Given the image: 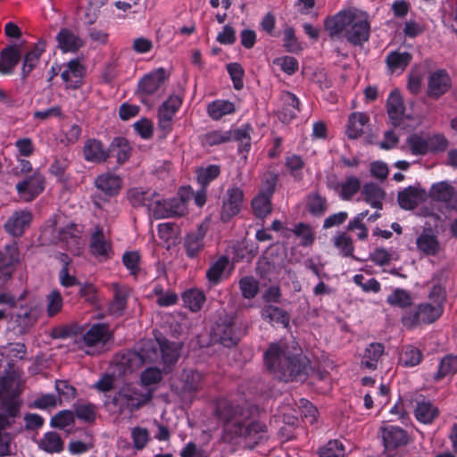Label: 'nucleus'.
<instances>
[{
  "mask_svg": "<svg viewBox=\"0 0 457 457\" xmlns=\"http://www.w3.org/2000/svg\"><path fill=\"white\" fill-rule=\"evenodd\" d=\"M215 416L223 424L222 439L232 443L242 437L245 439L260 438L266 432V425L259 420H249L250 408L234 403L228 398H219L215 404Z\"/></svg>",
  "mask_w": 457,
  "mask_h": 457,
  "instance_id": "f257e3e1",
  "label": "nucleus"
},
{
  "mask_svg": "<svg viewBox=\"0 0 457 457\" xmlns=\"http://www.w3.org/2000/svg\"><path fill=\"white\" fill-rule=\"evenodd\" d=\"M264 364L279 381H304L311 370L309 359L301 350L292 353L286 344L271 343L263 354Z\"/></svg>",
  "mask_w": 457,
  "mask_h": 457,
  "instance_id": "f03ea898",
  "label": "nucleus"
},
{
  "mask_svg": "<svg viewBox=\"0 0 457 457\" xmlns=\"http://www.w3.org/2000/svg\"><path fill=\"white\" fill-rule=\"evenodd\" d=\"M245 329L237 318L230 314L220 315L212 328V338L225 347L237 345Z\"/></svg>",
  "mask_w": 457,
  "mask_h": 457,
  "instance_id": "7ed1b4c3",
  "label": "nucleus"
},
{
  "mask_svg": "<svg viewBox=\"0 0 457 457\" xmlns=\"http://www.w3.org/2000/svg\"><path fill=\"white\" fill-rule=\"evenodd\" d=\"M166 79V72L163 68H159L141 78L136 90V95L141 103L151 105V98L161 97L164 91L163 85Z\"/></svg>",
  "mask_w": 457,
  "mask_h": 457,
  "instance_id": "20e7f679",
  "label": "nucleus"
},
{
  "mask_svg": "<svg viewBox=\"0 0 457 457\" xmlns=\"http://www.w3.org/2000/svg\"><path fill=\"white\" fill-rule=\"evenodd\" d=\"M152 398L153 391L151 389L144 392L136 386H127L115 393L112 403L120 410L133 412L148 403Z\"/></svg>",
  "mask_w": 457,
  "mask_h": 457,
  "instance_id": "39448f33",
  "label": "nucleus"
},
{
  "mask_svg": "<svg viewBox=\"0 0 457 457\" xmlns=\"http://www.w3.org/2000/svg\"><path fill=\"white\" fill-rule=\"evenodd\" d=\"M444 312V306L422 303L406 312L402 322L405 327L413 328L420 324H430L438 320Z\"/></svg>",
  "mask_w": 457,
  "mask_h": 457,
  "instance_id": "423d86ee",
  "label": "nucleus"
},
{
  "mask_svg": "<svg viewBox=\"0 0 457 457\" xmlns=\"http://www.w3.org/2000/svg\"><path fill=\"white\" fill-rule=\"evenodd\" d=\"M183 96L172 94L157 109V128L162 137H166L173 129V120L183 104Z\"/></svg>",
  "mask_w": 457,
  "mask_h": 457,
  "instance_id": "0eeeda50",
  "label": "nucleus"
},
{
  "mask_svg": "<svg viewBox=\"0 0 457 457\" xmlns=\"http://www.w3.org/2000/svg\"><path fill=\"white\" fill-rule=\"evenodd\" d=\"M370 36V22L368 13L355 10L353 21L345 32V39L354 46H361L369 41Z\"/></svg>",
  "mask_w": 457,
  "mask_h": 457,
  "instance_id": "6e6552de",
  "label": "nucleus"
},
{
  "mask_svg": "<svg viewBox=\"0 0 457 457\" xmlns=\"http://www.w3.org/2000/svg\"><path fill=\"white\" fill-rule=\"evenodd\" d=\"M244 200L245 194L240 187L237 185L228 187L222 197L220 220L227 223L237 216L243 207Z\"/></svg>",
  "mask_w": 457,
  "mask_h": 457,
  "instance_id": "1a4fd4ad",
  "label": "nucleus"
},
{
  "mask_svg": "<svg viewBox=\"0 0 457 457\" xmlns=\"http://www.w3.org/2000/svg\"><path fill=\"white\" fill-rule=\"evenodd\" d=\"M187 212V202L183 198L155 199L151 213L156 220L181 217Z\"/></svg>",
  "mask_w": 457,
  "mask_h": 457,
  "instance_id": "9d476101",
  "label": "nucleus"
},
{
  "mask_svg": "<svg viewBox=\"0 0 457 457\" xmlns=\"http://www.w3.org/2000/svg\"><path fill=\"white\" fill-rule=\"evenodd\" d=\"M45 177L38 171L27 176L16 185V190L24 202H32L45 189Z\"/></svg>",
  "mask_w": 457,
  "mask_h": 457,
  "instance_id": "9b49d317",
  "label": "nucleus"
},
{
  "mask_svg": "<svg viewBox=\"0 0 457 457\" xmlns=\"http://www.w3.org/2000/svg\"><path fill=\"white\" fill-rule=\"evenodd\" d=\"M33 214L29 210L22 209L15 211L4 224V231L13 237H22L30 227Z\"/></svg>",
  "mask_w": 457,
  "mask_h": 457,
  "instance_id": "f8f14e48",
  "label": "nucleus"
},
{
  "mask_svg": "<svg viewBox=\"0 0 457 457\" xmlns=\"http://www.w3.org/2000/svg\"><path fill=\"white\" fill-rule=\"evenodd\" d=\"M82 340L87 347L92 348L99 345L104 347L113 340V332L108 323H94L84 333Z\"/></svg>",
  "mask_w": 457,
  "mask_h": 457,
  "instance_id": "ddd939ff",
  "label": "nucleus"
},
{
  "mask_svg": "<svg viewBox=\"0 0 457 457\" xmlns=\"http://www.w3.org/2000/svg\"><path fill=\"white\" fill-rule=\"evenodd\" d=\"M428 195L432 200L445 204L446 209L457 212V189L447 181L434 183Z\"/></svg>",
  "mask_w": 457,
  "mask_h": 457,
  "instance_id": "4468645a",
  "label": "nucleus"
},
{
  "mask_svg": "<svg viewBox=\"0 0 457 457\" xmlns=\"http://www.w3.org/2000/svg\"><path fill=\"white\" fill-rule=\"evenodd\" d=\"M204 374L195 370H183L179 385L178 394L183 397H192L203 386Z\"/></svg>",
  "mask_w": 457,
  "mask_h": 457,
  "instance_id": "2eb2a0df",
  "label": "nucleus"
},
{
  "mask_svg": "<svg viewBox=\"0 0 457 457\" xmlns=\"http://www.w3.org/2000/svg\"><path fill=\"white\" fill-rule=\"evenodd\" d=\"M380 430L383 445L386 452H393L409 443L407 432L398 426L387 425L382 427Z\"/></svg>",
  "mask_w": 457,
  "mask_h": 457,
  "instance_id": "dca6fc26",
  "label": "nucleus"
},
{
  "mask_svg": "<svg viewBox=\"0 0 457 457\" xmlns=\"http://www.w3.org/2000/svg\"><path fill=\"white\" fill-rule=\"evenodd\" d=\"M86 68L78 58L70 60L61 73V78L66 83V87L76 90L82 87Z\"/></svg>",
  "mask_w": 457,
  "mask_h": 457,
  "instance_id": "f3484780",
  "label": "nucleus"
},
{
  "mask_svg": "<svg viewBox=\"0 0 457 457\" xmlns=\"http://www.w3.org/2000/svg\"><path fill=\"white\" fill-rule=\"evenodd\" d=\"M83 158L87 162L102 164L109 159V150L98 138H87L82 147Z\"/></svg>",
  "mask_w": 457,
  "mask_h": 457,
  "instance_id": "a211bd4d",
  "label": "nucleus"
},
{
  "mask_svg": "<svg viewBox=\"0 0 457 457\" xmlns=\"http://www.w3.org/2000/svg\"><path fill=\"white\" fill-rule=\"evenodd\" d=\"M452 86V79L445 70H437L428 77V96L438 99L445 95Z\"/></svg>",
  "mask_w": 457,
  "mask_h": 457,
  "instance_id": "6ab92c4d",
  "label": "nucleus"
},
{
  "mask_svg": "<svg viewBox=\"0 0 457 457\" xmlns=\"http://www.w3.org/2000/svg\"><path fill=\"white\" fill-rule=\"evenodd\" d=\"M280 109L278 118L284 123H288L295 119L301 112L299 98L289 91H284L279 96Z\"/></svg>",
  "mask_w": 457,
  "mask_h": 457,
  "instance_id": "aec40b11",
  "label": "nucleus"
},
{
  "mask_svg": "<svg viewBox=\"0 0 457 457\" xmlns=\"http://www.w3.org/2000/svg\"><path fill=\"white\" fill-rule=\"evenodd\" d=\"M206 232L207 228L200 224L195 231H191L186 236L183 245L188 258H196L204 250Z\"/></svg>",
  "mask_w": 457,
  "mask_h": 457,
  "instance_id": "412c9836",
  "label": "nucleus"
},
{
  "mask_svg": "<svg viewBox=\"0 0 457 457\" xmlns=\"http://www.w3.org/2000/svg\"><path fill=\"white\" fill-rule=\"evenodd\" d=\"M355 11H340L334 16L326 19L324 22L325 29L328 31V36L333 38L342 32H345L349 24L353 21V16Z\"/></svg>",
  "mask_w": 457,
  "mask_h": 457,
  "instance_id": "4be33fe9",
  "label": "nucleus"
},
{
  "mask_svg": "<svg viewBox=\"0 0 457 457\" xmlns=\"http://www.w3.org/2000/svg\"><path fill=\"white\" fill-rule=\"evenodd\" d=\"M425 199V190L414 186L405 187L397 195L398 204L403 210H414Z\"/></svg>",
  "mask_w": 457,
  "mask_h": 457,
  "instance_id": "5701e85b",
  "label": "nucleus"
},
{
  "mask_svg": "<svg viewBox=\"0 0 457 457\" xmlns=\"http://www.w3.org/2000/svg\"><path fill=\"white\" fill-rule=\"evenodd\" d=\"M95 186L109 197L116 196L122 187V179L112 172L98 175L95 179Z\"/></svg>",
  "mask_w": 457,
  "mask_h": 457,
  "instance_id": "b1692460",
  "label": "nucleus"
},
{
  "mask_svg": "<svg viewBox=\"0 0 457 457\" xmlns=\"http://www.w3.org/2000/svg\"><path fill=\"white\" fill-rule=\"evenodd\" d=\"M328 187L338 194L343 201H350L361 189V179L353 175L347 176L343 182H331Z\"/></svg>",
  "mask_w": 457,
  "mask_h": 457,
  "instance_id": "393cba45",
  "label": "nucleus"
},
{
  "mask_svg": "<svg viewBox=\"0 0 457 457\" xmlns=\"http://www.w3.org/2000/svg\"><path fill=\"white\" fill-rule=\"evenodd\" d=\"M404 104L399 91L394 90L390 93L386 102V112L393 127L401 126L404 115Z\"/></svg>",
  "mask_w": 457,
  "mask_h": 457,
  "instance_id": "a878e982",
  "label": "nucleus"
},
{
  "mask_svg": "<svg viewBox=\"0 0 457 457\" xmlns=\"http://www.w3.org/2000/svg\"><path fill=\"white\" fill-rule=\"evenodd\" d=\"M162 361L166 367L173 366L179 360L181 350V344L178 342H170L166 337L161 336L156 337Z\"/></svg>",
  "mask_w": 457,
  "mask_h": 457,
  "instance_id": "bb28decb",
  "label": "nucleus"
},
{
  "mask_svg": "<svg viewBox=\"0 0 457 457\" xmlns=\"http://www.w3.org/2000/svg\"><path fill=\"white\" fill-rule=\"evenodd\" d=\"M55 39L62 53H77L83 46V40L72 30L62 28L57 33Z\"/></svg>",
  "mask_w": 457,
  "mask_h": 457,
  "instance_id": "cd10ccee",
  "label": "nucleus"
},
{
  "mask_svg": "<svg viewBox=\"0 0 457 457\" xmlns=\"http://www.w3.org/2000/svg\"><path fill=\"white\" fill-rule=\"evenodd\" d=\"M89 248L93 255L104 259L110 258L112 253L111 242L106 240L102 227H96L95 232L91 235Z\"/></svg>",
  "mask_w": 457,
  "mask_h": 457,
  "instance_id": "c85d7f7f",
  "label": "nucleus"
},
{
  "mask_svg": "<svg viewBox=\"0 0 457 457\" xmlns=\"http://www.w3.org/2000/svg\"><path fill=\"white\" fill-rule=\"evenodd\" d=\"M81 231L75 223H69L57 231V238L63 243L68 250L77 251L80 248Z\"/></svg>",
  "mask_w": 457,
  "mask_h": 457,
  "instance_id": "c756f323",
  "label": "nucleus"
},
{
  "mask_svg": "<svg viewBox=\"0 0 457 457\" xmlns=\"http://www.w3.org/2000/svg\"><path fill=\"white\" fill-rule=\"evenodd\" d=\"M109 158L112 154L116 158L117 163L120 166L126 163L131 154L132 147L129 140L124 137H115L108 146Z\"/></svg>",
  "mask_w": 457,
  "mask_h": 457,
  "instance_id": "7c9ffc66",
  "label": "nucleus"
},
{
  "mask_svg": "<svg viewBox=\"0 0 457 457\" xmlns=\"http://www.w3.org/2000/svg\"><path fill=\"white\" fill-rule=\"evenodd\" d=\"M113 299L109 304V312L112 315L120 317L127 308L129 297V288L118 283L112 284Z\"/></svg>",
  "mask_w": 457,
  "mask_h": 457,
  "instance_id": "2f4dec72",
  "label": "nucleus"
},
{
  "mask_svg": "<svg viewBox=\"0 0 457 457\" xmlns=\"http://www.w3.org/2000/svg\"><path fill=\"white\" fill-rule=\"evenodd\" d=\"M439 415L438 409L425 397L416 400L414 416L423 424H431Z\"/></svg>",
  "mask_w": 457,
  "mask_h": 457,
  "instance_id": "473e14b6",
  "label": "nucleus"
},
{
  "mask_svg": "<svg viewBox=\"0 0 457 457\" xmlns=\"http://www.w3.org/2000/svg\"><path fill=\"white\" fill-rule=\"evenodd\" d=\"M158 195L154 191L143 190L142 188L135 187L128 191V199L130 204L135 207L146 206L151 212V208L154 204L155 197Z\"/></svg>",
  "mask_w": 457,
  "mask_h": 457,
  "instance_id": "72a5a7b5",
  "label": "nucleus"
},
{
  "mask_svg": "<svg viewBox=\"0 0 457 457\" xmlns=\"http://www.w3.org/2000/svg\"><path fill=\"white\" fill-rule=\"evenodd\" d=\"M46 51V42L39 40L25 54L21 69V78L25 79L29 73L37 67L42 54Z\"/></svg>",
  "mask_w": 457,
  "mask_h": 457,
  "instance_id": "f704fd0d",
  "label": "nucleus"
},
{
  "mask_svg": "<svg viewBox=\"0 0 457 457\" xmlns=\"http://www.w3.org/2000/svg\"><path fill=\"white\" fill-rule=\"evenodd\" d=\"M370 117L365 112H356L350 114L346 126V135L350 139H357L364 133V128L369 123Z\"/></svg>",
  "mask_w": 457,
  "mask_h": 457,
  "instance_id": "c9c22d12",
  "label": "nucleus"
},
{
  "mask_svg": "<svg viewBox=\"0 0 457 457\" xmlns=\"http://www.w3.org/2000/svg\"><path fill=\"white\" fill-rule=\"evenodd\" d=\"M228 264L229 259L227 255H221L215 262L211 263L205 273L210 287H215L221 283L224 272Z\"/></svg>",
  "mask_w": 457,
  "mask_h": 457,
  "instance_id": "e433bc0d",
  "label": "nucleus"
},
{
  "mask_svg": "<svg viewBox=\"0 0 457 457\" xmlns=\"http://www.w3.org/2000/svg\"><path fill=\"white\" fill-rule=\"evenodd\" d=\"M37 444L40 450L50 454L60 453L64 450V441L55 431L46 432Z\"/></svg>",
  "mask_w": 457,
  "mask_h": 457,
  "instance_id": "4c0bfd02",
  "label": "nucleus"
},
{
  "mask_svg": "<svg viewBox=\"0 0 457 457\" xmlns=\"http://www.w3.org/2000/svg\"><path fill=\"white\" fill-rule=\"evenodd\" d=\"M21 53L16 46L4 47L0 53V71L11 74L21 60Z\"/></svg>",
  "mask_w": 457,
  "mask_h": 457,
  "instance_id": "58836bf2",
  "label": "nucleus"
},
{
  "mask_svg": "<svg viewBox=\"0 0 457 457\" xmlns=\"http://www.w3.org/2000/svg\"><path fill=\"white\" fill-rule=\"evenodd\" d=\"M385 353V346L382 343H370L363 353L361 365L370 370L378 368V361Z\"/></svg>",
  "mask_w": 457,
  "mask_h": 457,
  "instance_id": "ea45409f",
  "label": "nucleus"
},
{
  "mask_svg": "<svg viewBox=\"0 0 457 457\" xmlns=\"http://www.w3.org/2000/svg\"><path fill=\"white\" fill-rule=\"evenodd\" d=\"M305 205L308 212L316 218L323 216L328 208V199L318 191L307 195Z\"/></svg>",
  "mask_w": 457,
  "mask_h": 457,
  "instance_id": "a19ab883",
  "label": "nucleus"
},
{
  "mask_svg": "<svg viewBox=\"0 0 457 457\" xmlns=\"http://www.w3.org/2000/svg\"><path fill=\"white\" fill-rule=\"evenodd\" d=\"M14 322L21 334H26L35 325L37 316L32 308L21 306L13 315Z\"/></svg>",
  "mask_w": 457,
  "mask_h": 457,
  "instance_id": "79ce46f5",
  "label": "nucleus"
},
{
  "mask_svg": "<svg viewBox=\"0 0 457 457\" xmlns=\"http://www.w3.org/2000/svg\"><path fill=\"white\" fill-rule=\"evenodd\" d=\"M364 200L372 208L381 210L383 208V200L386 196L385 191L381 187L375 183H366L362 188Z\"/></svg>",
  "mask_w": 457,
  "mask_h": 457,
  "instance_id": "37998d69",
  "label": "nucleus"
},
{
  "mask_svg": "<svg viewBox=\"0 0 457 457\" xmlns=\"http://www.w3.org/2000/svg\"><path fill=\"white\" fill-rule=\"evenodd\" d=\"M418 250L426 256H435L439 253L440 243L436 236L423 232L416 239Z\"/></svg>",
  "mask_w": 457,
  "mask_h": 457,
  "instance_id": "c03bdc74",
  "label": "nucleus"
},
{
  "mask_svg": "<svg viewBox=\"0 0 457 457\" xmlns=\"http://www.w3.org/2000/svg\"><path fill=\"white\" fill-rule=\"evenodd\" d=\"M262 315L264 320H268L270 323L281 325L284 328H287L289 325V313L278 306H274L271 304L265 305L262 308Z\"/></svg>",
  "mask_w": 457,
  "mask_h": 457,
  "instance_id": "a18cd8bd",
  "label": "nucleus"
},
{
  "mask_svg": "<svg viewBox=\"0 0 457 457\" xmlns=\"http://www.w3.org/2000/svg\"><path fill=\"white\" fill-rule=\"evenodd\" d=\"M235 111L234 103L224 99L214 100L207 106V113L214 120H219L226 115L234 113Z\"/></svg>",
  "mask_w": 457,
  "mask_h": 457,
  "instance_id": "49530a36",
  "label": "nucleus"
},
{
  "mask_svg": "<svg viewBox=\"0 0 457 457\" xmlns=\"http://www.w3.org/2000/svg\"><path fill=\"white\" fill-rule=\"evenodd\" d=\"M412 60V55L408 52L392 51L386 58V63L391 73L401 70L403 71Z\"/></svg>",
  "mask_w": 457,
  "mask_h": 457,
  "instance_id": "de8ad7c7",
  "label": "nucleus"
},
{
  "mask_svg": "<svg viewBox=\"0 0 457 457\" xmlns=\"http://www.w3.org/2000/svg\"><path fill=\"white\" fill-rule=\"evenodd\" d=\"M278 170L275 168L270 167L262 175L258 193L273 197L278 183Z\"/></svg>",
  "mask_w": 457,
  "mask_h": 457,
  "instance_id": "09e8293b",
  "label": "nucleus"
},
{
  "mask_svg": "<svg viewBox=\"0 0 457 457\" xmlns=\"http://www.w3.org/2000/svg\"><path fill=\"white\" fill-rule=\"evenodd\" d=\"M205 295L202 290L190 288L182 294L184 305L191 312H198L205 302Z\"/></svg>",
  "mask_w": 457,
  "mask_h": 457,
  "instance_id": "8fccbe9b",
  "label": "nucleus"
},
{
  "mask_svg": "<svg viewBox=\"0 0 457 457\" xmlns=\"http://www.w3.org/2000/svg\"><path fill=\"white\" fill-rule=\"evenodd\" d=\"M272 197L258 193L252 200L253 214L257 218H265L272 212Z\"/></svg>",
  "mask_w": 457,
  "mask_h": 457,
  "instance_id": "3c124183",
  "label": "nucleus"
},
{
  "mask_svg": "<svg viewBox=\"0 0 457 457\" xmlns=\"http://www.w3.org/2000/svg\"><path fill=\"white\" fill-rule=\"evenodd\" d=\"M305 162L302 156L298 154H291L285 159V167L288 174L293 178L294 181L300 182L303 179V170Z\"/></svg>",
  "mask_w": 457,
  "mask_h": 457,
  "instance_id": "603ef678",
  "label": "nucleus"
},
{
  "mask_svg": "<svg viewBox=\"0 0 457 457\" xmlns=\"http://www.w3.org/2000/svg\"><path fill=\"white\" fill-rule=\"evenodd\" d=\"M457 373V356L446 354L444 356L438 365V370L434 375L435 381H440L444 378Z\"/></svg>",
  "mask_w": 457,
  "mask_h": 457,
  "instance_id": "864d4df0",
  "label": "nucleus"
},
{
  "mask_svg": "<svg viewBox=\"0 0 457 457\" xmlns=\"http://www.w3.org/2000/svg\"><path fill=\"white\" fill-rule=\"evenodd\" d=\"M73 414L86 423H94L96 419V406L92 403L77 402L73 404Z\"/></svg>",
  "mask_w": 457,
  "mask_h": 457,
  "instance_id": "5fc2aeb1",
  "label": "nucleus"
},
{
  "mask_svg": "<svg viewBox=\"0 0 457 457\" xmlns=\"http://www.w3.org/2000/svg\"><path fill=\"white\" fill-rule=\"evenodd\" d=\"M333 245L343 257H353V241L346 232H338L333 238Z\"/></svg>",
  "mask_w": 457,
  "mask_h": 457,
  "instance_id": "6e6d98bb",
  "label": "nucleus"
},
{
  "mask_svg": "<svg viewBox=\"0 0 457 457\" xmlns=\"http://www.w3.org/2000/svg\"><path fill=\"white\" fill-rule=\"evenodd\" d=\"M195 173L200 186L208 187L210 183L220 175V166L218 164H209L206 167L198 168Z\"/></svg>",
  "mask_w": 457,
  "mask_h": 457,
  "instance_id": "4d7b16f0",
  "label": "nucleus"
},
{
  "mask_svg": "<svg viewBox=\"0 0 457 457\" xmlns=\"http://www.w3.org/2000/svg\"><path fill=\"white\" fill-rule=\"evenodd\" d=\"M20 262V251L16 243L7 245L4 250H0V266L15 268Z\"/></svg>",
  "mask_w": 457,
  "mask_h": 457,
  "instance_id": "13d9d810",
  "label": "nucleus"
},
{
  "mask_svg": "<svg viewBox=\"0 0 457 457\" xmlns=\"http://www.w3.org/2000/svg\"><path fill=\"white\" fill-rule=\"evenodd\" d=\"M232 133L229 130L216 129L207 132L203 136L202 143L204 146H215L230 142Z\"/></svg>",
  "mask_w": 457,
  "mask_h": 457,
  "instance_id": "bf43d9fd",
  "label": "nucleus"
},
{
  "mask_svg": "<svg viewBox=\"0 0 457 457\" xmlns=\"http://www.w3.org/2000/svg\"><path fill=\"white\" fill-rule=\"evenodd\" d=\"M292 232L301 238L300 245L303 247L311 246L315 241V233L310 224L299 222L295 225Z\"/></svg>",
  "mask_w": 457,
  "mask_h": 457,
  "instance_id": "052dcab7",
  "label": "nucleus"
},
{
  "mask_svg": "<svg viewBox=\"0 0 457 457\" xmlns=\"http://www.w3.org/2000/svg\"><path fill=\"white\" fill-rule=\"evenodd\" d=\"M283 46L291 54H298L303 51V45L295 36L293 27H287L283 31Z\"/></svg>",
  "mask_w": 457,
  "mask_h": 457,
  "instance_id": "680f3d73",
  "label": "nucleus"
},
{
  "mask_svg": "<svg viewBox=\"0 0 457 457\" xmlns=\"http://www.w3.org/2000/svg\"><path fill=\"white\" fill-rule=\"evenodd\" d=\"M128 361H130L132 357H137L142 363L154 362L159 358V353L153 343L145 344L138 352H133L128 353Z\"/></svg>",
  "mask_w": 457,
  "mask_h": 457,
  "instance_id": "e2e57ef3",
  "label": "nucleus"
},
{
  "mask_svg": "<svg viewBox=\"0 0 457 457\" xmlns=\"http://www.w3.org/2000/svg\"><path fill=\"white\" fill-rule=\"evenodd\" d=\"M252 130L251 125L245 124L234 131L232 138L240 143L238 147L240 153H248L250 151Z\"/></svg>",
  "mask_w": 457,
  "mask_h": 457,
  "instance_id": "0e129e2a",
  "label": "nucleus"
},
{
  "mask_svg": "<svg viewBox=\"0 0 457 457\" xmlns=\"http://www.w3.org/2000/svg\"><path fill=\"white\" fill-rule=\"evenodd\" d=\"M75 417L71 410H62L54 414L50 420V426L57 429H64L66 427L73 426Z\"/></svg>",
  "mask_w": 457,
  "mask_h": 457,
  "instance_id": "69168bd1",
  "label": "nucleus"
},
{
  "mask_svg": "<svg viewBox=\"0 0 457 457\" xmlns=\"http://www.w3.org/2000/svg\"><path fill=\"white\" fill-rule=\"evenodd\" d=\"M63 306V299L58 289H53L46 295V313L49 318L58 314Z\"/></svg>",
  "mask_w": 457,
  "mask_h": 457,
  "instance_id": "338daca9",
  "label": "nucleus"
},
{
  "mask_svg": "<svg viewBox=\"0 0 457 457\" xmlns=\"http://www.w3.org/2000/svg\"><path fill=\"white\" fill-rule=\"evenodd\" d=\"M241 294L245 299H253L259 292V282L252 276L243 277L239 280Z\"/></svg>",
  "mask_w": 457,
  "mask_h": 457,
  "instance_id": "774afa93",
  "label": "nucleus"
}]
</instances>
